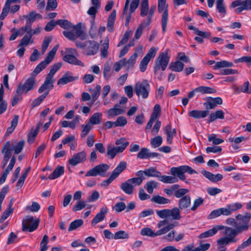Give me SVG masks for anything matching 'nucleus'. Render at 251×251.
I'll use <instances>...</instances> for the list:
<instances>
[{
	"label": "nucleus",
	"mask_w": 251,
	"mask_h": 251,
	"mask_svg": "<svg viewBox=\"0 0 251 251\" xmlns=\"http://www.w3.org/2000/svg\"><path fill=\"white\" fill-rule=\"evenodd\" d=\"M251 220V214L246 213L244 215L238 214L235 216V219L229 218L226 220V224L233 226V229H236L239 233L237 235L247 231L250 227V221Z\"/></svg>",
	"instance_id": "f257e3e1"
},
{
	"label": "nucleus",
	"mask_w": 251,
	"mask_h": 251,
	"mask_svg": "<svg viewBox=\"0 0 251 251\" xmlns=\"http://www.w3.org/2000/svg\"><path fill=\"white\" fill-rule=\"evenodd\" d=\"M176 226V225L175 223L168 224L167 220H163L159 221L157 223V226L160 229L156 231V232H154L149 227H146L141 230L140 233L143 236L153 237L166 234Z\"/></svg>",
	"instance_id": "f03ea898"
},
{
	"label": "nucleus",
	"mask_w": 251,
	"mask_h": 251,
	"mask_svg": "<svg viewBox=\"0 0 251 251\" xmlns=\"http://www.w3.org/2000/svg\"><path fill=\"white\" fill-rule=\"evenodd\" d=\"M239 233L236 229H233L230 227H226L225 234L226 236L221 237L217 241L219 251H226V246L232 243H235L237 239L236 237Z\"/></svg>",
	"instance_id": "7ed1b4c3"
},
{
	"label": "nucleus",
	"mask_w": 251,
	"mask_h": 251,
	"mask_svg": "<svg viewBox=\"0 0 251 251\" xmlns=\"http://www.w3.org/2000/svg\"><path fill=\"white\" fill-rule=\"evenodd\" d=\"M242 207V205L239 202L227 204L225 207L220 208L212 211L208 216V219H214L221 215L228 216L231 215L233 212L238 211Z\"/></svg>",
	"instance_id": "20e7f679"
},
{
	"label": "nucleus",
	"mask_w": 251,
	"mask_h": 251,
	"mask_svg": "<svg viewBox=\"0 0 251 251\" xmlns=\"http://www.w3.org/2000/svg\"><path fill=\"white\" fill-rule=\"evenodd\" d=\"M160 114L161 107L159 104H156L154 106L153 112L151 114L150 120L146 126L145 130L146 131L151 129L153 123L156 121L151 129V133L153 135L157 134L158 133L161 125V122L158 120Z\"/></svg>",
	"instance_id": "39448f33"
},
{
	"label": "nucleus",
	"mask_w": 251,
	"mask_h": 251,
	"mask_svg": "<svg viewBox=\"0 0 251 251\" xmlns=\"http://www.w3.org/2000/svg\"><path fill=\"white\" fill-rule=\"evenodd\" d=\"M170 56L167 51L160 53L154 63V73L155 75H158L160 70L162 71L165 70L170 61Z\"/></svg>",
	"instance_id": "423d86ee"
},
{
	"label": "nucleus",
	"mask_w": 251,
	"mask_h": 251,
	"mask_svg": "<svg viewBox=\"0 0 251 251\" xmlns=\"http://www.w3.org/2000/svg\"><path fill=\"white\" fill-rule=\"evenodd\" d=\"M59 48V45H55L52 50L50 51L45 60L40 63L35 68L32 72V76H35L40 73L45 68L46 66L50 63L53 60L54 55Z\"/></svg>",
	"instance_id": "0eeeda50"
},
{
	"label": "nucleus",
	"mask_w": 251,
	"mask_h": 251,
	"mask_svg": "<svg viewBox=\"0 0 251 251\" xmlns=\"http://www.w3.org/2000/svg\"><path fill=\"white\" fill-rule=\"evenodd\" d=\"M134 91L138 97H141L143 99L148 97L150 91V85L147 79H143L141 81L137 82L134 86Z\"/></svg>",
	"instance_id": "6e6552de"
},
{
	"label": "nucleus",
	"mask_w": 251,
	"mask_h": 251,
	"mask_svg": "<svg viewBox=\"0 0 251 251\" xmlns=\"http://www.w3.org/2000/svg\"><path fill=\"white\" fill-rule=\"evenodd\" d=\"M170 172L173 176H177L181 180L185 179V173H188L189 174H197L195 170L187 165L172 167L170 169Z\"/></svg>",
	"instance_id": "1a4fd4ad"
},
{
	"label": "nucleus",
	"mask_w": 251,
	"mask_h": 251,
	"mask_svg": "<svg viewBox=\"0 0 251 251\" xmlns=\"http://www.w3.org/2000/svg\"><path fill=\"white\" fill-rule=\"evenodd\" d=\"M158 11L159 13L163 12L161 17V25L162 31L165 32L168 20V4L166 0H158Z\"/></svg>",
	"instance_id": "9d476101"
},
{
	"label": "nucleus",
	"mask_w": 251,
	"mask_h": 251,
	"mask_svg": "<svg viewBox=\"0 0 251 251\" xmlns=\"http://www.w3.org/2000/svg\"><path fill=\"white\" fill-rule=\"evenodd\" d=\"M39 224V220H34L31 216H26L22 221V230L32 232L35 230Z\"/></svg>",
	"instance_id": "9b49d317"
},
{
	"label": "nucleus",
	"mask_w": 251,
	"mask_h": 251,
	"mask_svg": "<svg viewBox=\"0 0 251 251\" xmlns=\"http://www.w3.org/2000/svg\"><path fill=\"white\" fill-rule=\"evenodd\" d=\"M36 86V80L34 77H30L27 78L24 84L19 83L17 88V95H22L23 93H27L28 91L34 89Z\"/></svg>",
	"instance_id": "f8f14e48"
},
{
	"label": "nucleus",
	"mask_w": 251,
	"mask_h": 251,
	"mask_svg": "<svg viewBox=\"0 0 251 251\" xmlns=\"http://www.w3.org/2000/svg\"><path fill=\"white\" fill-rule=\"evenodd\" d=\"M110 167L106 164H100L89 170L85 175V176H96L98 175L104 176L106 172Z\"/></svg>",
	"instance_id": "ddd939ff"
},
{
	"label": "nucleus",
	"mask_w": 251,
	"mask_h": 251,
	"mask_svg": "<svg viewBox=\"0 0 251 251\" xmlns=\"http://www.w3.org/2000/svg\"><path fill=\"white\" fill-rule=\"evenodd\" d=\"M140 179L138 178H130L120 185L121 189L127 195H131L133 192L134 187L138 186Z\"/></svg>",
	"instance_id": "4468645a"
},
{
	"label": "nucleus",
	"mask_w": 251,
	"mask_h": 251,
	"mask_svg": "<svg viewBox=\"0 0 251 251\" xmlns=\"http://www.w3.org/2000/svg\"><path fill=\"white\" fill-rule=\"evenodd\" d=\"M86 154L84 151L79 152L74 154L73 157L69 160V163L73 166L77 164L83 162L86 159Z\"/></svg>",
	"instance_id": "2eb2a0df"
},
{
	"label": "nucleus",
	"mask_w": 251,
	"mask_h": 251,
	"mask_svg": "<svg viewBox=\"0 0 251 251\" xmlns=\"http://www.w3.org/2000/svg\"><path fill=\"white\" fill-rule=\"evenodd\" d=\"M191 203V199L189 195H185L179 199L178 202V207L181 211H187Z\"/></svg>",
	"instance_id": "dca6fc26"
},
{
	"label": "nucleus",
	"mask_w": 251,
	"mask_h": 251,
	"mask_svg": "<svg viewBox=\"0 0 251 251\" xmlns=\"http://www.w3.org/2000/svg\"><path fill=\"white\" fill-rule=\"evenodd\" d=\"M108 211V208L104 206L100 208V211L95 216L91 222V225L95 226L98 223L103 220L105 217V215Z\"/></svg>",
	"instance_id": "f3484780"
},
{
	"label": "nucleus",
	"mask_w": 251,
	"mask_h": 251,
	"mask_svg": "<svg viewBox=\"0 0 251 251\" xmlns=\"http://www.w3.org/2000/svg\"><path fill=\"white\" fill-rule=\"evenodd\" d=\"M23 17L26 20L25 25L27 27L29 28L31 27L32 24L35 21L36 19H42V16L41 14L36 13L35 11H31L27 15L23 16Z\"/></svg>",
	"instance_id": "a211bd4d"
},
{
	"label": "nucleus",
	"mask_w": 251,
	"mask_h": 251,
	"mask_svg": "<svg viewBox=\"0 0 251 251\" xmlns=\"http://www.w3.org/2000/svg\"><path fill=\"white\" fill-rule=\"evenodd\" d=\"M78 79V76H74L71 72L68 71L57 81V84H66Z\"/></svg>",
	"instance_id": "6ab92c4d"
},
{
	"label": "nucleus",
	"mask_w": 251,
	"mask_h": 251,
	"mask_svg": "<svg viewBox=\"0 0 251 251\" xmlns=\"http://www.w3.org/2000/svg\"><path fill=\"white\" fill-rule=\"evenodd\" d=\"M223 103V100L220 97H209L207 100L204 103V106L209 109H214L217 105H221Z\"/></svg>",
	"instance_id": "aec40b11"
},
{
	"label": "nucleus",
	"mask_w": 251,
	"mask_h": 251,
	"mask_svg": "<svg viewBox=\"0 0 251 251\" xmlns=\"http://www.w3.org/2000/svg\"><path fill=\"white\" fill-rule=\"evenodd\" d=\"M124 147H112L111 144H108L107 147V153L106 155L111 157V159H113L117 154L121 153L124 151V148L126 145H124Z\"/></svg>",
	"instance_id": "412c9836"
},
{
	"label": "nucleus",
	"mask_w": 251,
	"mask_h": 251,
	"mask_svg": "<svg viewBox=\"0 0 251 251\" xmlns=\"http://www.w3.org/2000/svg\"><path fill=\"white\" fill-rule=\"evenodd\" d=\"M165 133L167 135V142L169 144L172 143L173 139L176 134V130L175 128H172L170 124H168L164 128Z\"/></svg>",
	"instance_id": "4be33fe9"
},
{
	"label": "nucleus",
	"mask_w": 251,
	"mask_h": 251,
	"mask_svg": "<svg viewBox=\"0 0 251 251\" xmlns=\"http://www.w3.org/2000/svg\"><path fill=\"white\" fill-rule=\"evenodd\" d=\"M86 44L88 46L86 52L87 55H94L98 52L99 45L97 42L89 40L86 41Z\"/></svg>",
	"instance_id": "5701e85b"
},
{
	"label": "nucleus",
	"mask_w": 251,
	"mask_h": 251,
	"mask_svg": "<svg viewBox=\"0 0 251 251\" xmlns=\"http://www.w3.org/2000/svg\"><path fill=\"white\" fill-rule=\"evenodd\" d=\"M208 64L210 65L215 64V65L213 66L214 70H217L221 68L231 67L234 65L233 63L226 60H222L216 62L214 60H209L208 61Z\"/></svg>",
	"instance_id": "b1692460"
},
{
	"label": "nucleus",
	"mask_w": 251,
	"mask_h": 251,
	"mask_svg": "<svg viewBox=\"0 0 251 251\" xmlns=\"http://www.w3.org/2000/svg\"><path fill=\"white\" fill-rule=\"evenodd\" d=\"M15 162L16 158L15 156H13L10 160L9 165L5 169L4 171L3 172V174L0 178V183L2 184L5 182L7 175L9 174V172L12 170L15 165Z\"/></svg>",
	"instance_id": "393cba45"
},
{
	"label": "nucleus",
	"mask_w": 251,
	"mask_h": 251,
	"mask_svg": "<svg viewBox=\"0 0 251 251\" xmlns=\"http://www.w3.org/2000/svg\"><path fill=\"white\" fill-rule=\"evenodd\" d=\"M224 228L223 226H214L212 229H210L206 231L201 233L199 235V238L202 239L211 237L217 233L219 230H221Z\"/></svg>",
	"instance_id": "a878e982"
},
{
	"label": "nucleus",
	"mask_w": 251,
	"mask_h": 251,
	"mask_svg": "<svg viewBox=\"0 0 251 251\" xmlns=\"http://www.w3.org/2000/svg\"><path fill=\"white\" fill-rule=\"evenodd\" d=\"M53 80L52 79L46 77L44 83L39 88L38 92L39 93H42L44 91H48L49 92L53 87Z\"/></svg>",
	"instance_id": "bb28decb"
},
{
	"label": "nucleus",
	"mask_w": 251,
	"mask_h": 251,
	"mask_svg": "<svg viewBox=\"0 0 251 251\" xmlns=\"http://www.w3.org/2000/svg\"><path fill=\"white\" fill-rule=\"evenodd\" d=\"M71 28L73 29L72 31H74L76 38H79L82 40L86 39V35L83 33V30L81 29L80 23H78L75 25H72Z\"/></svg>",
	"instance_id": "cd10ccee"
},
{
	"label": "nucleus",
	"mask_w": 251,
	"mask_h": 251,
	"mask_svg": "<svg viewBox=\"0 0 251 251\" xmlns=\"http://www.w3.org/2000/svg\"><path fill=\"white\" fill-rule=\"evenodd\" d=\"M63 60L70 64L80 66H84V64L79 60L75 55L67 54L64 56Z\"/></svg>",
	"instance_id": "c85d7f7f"
},
{
	"label": "nucleus",
	"mask_w": 251,
	"mask_h": 251,
	"mask_svg": "<svg viewBox=\"0 0 251 251\" xmlns=\"http://www.w3.org/2000/svg\"><path fill=\"white\" fill-rule=\"evenodd\" d=\"M209 113V111L207 110L200 111L198 110H194L190 111L188 115L195 119L204 118L207 117Z\"/></svg>",
	"instance_id": "c756f323"
},
{
	"label": "nucleus",
	"mask_w": 251,
	"mask_h": 251,
	"mask_svg": "<svg viewBox=\"0 0 251 251\" xmlns=\"http://www.w3.org/2000/svg\"><path fill=\"white\" fill-rule=\"evenodd\" d=\"M126 162H121L113 171L111 175L116 179L126 168Z\"/></svg>",
	"instance_id": "7c9ffc66"
},
{
	"label": "nucleus",
	"mask_w": 251,
	"mask_h": 251,
	"mask_svg": "<svg viewBox=\"0 0 251 251\" xmlns=\"http://www.w3.org/2000/svg\"><path fill=\"white\" fill-rule=\"evenodd\" d=\"M102 114L100 112H96L94 113L89 118L88 122L92 126L100 124L102 122Z\"/></svg>",
	"instance_id": "2f4dec72"
},
{
	"label": "nucleus",
	"mask_w": 251,
	"mask_h": 251,
	"mask_svg": "<svg viewBox=\"0 0 251 251\" xmlns=\"http://www.w3.org/2000/svg\"><path fill=\"white\" fill-rule=\"evenodd\" d=\"M137 57V53L135 52H134L128 59L126 60V58L122 59L123 60H124V66L128 69H132L136 62V59Z\"/></svg>",
	"instance_id": "473e14b6"
},
{
	"label": "nucleus",
	"mask_w": 251,
	"mask_h": 251,
	"mask_svg": "<svg viewBox=\"0 0 251 251\" xmlns=\"http://www.w3.org/2000/svg\"><path fill=\"white\" fill-rule=\"evenodd\" d=\"M218 119H224V112L222 110H217L215 112L211 113L209 116L207 123L213 122Z\"/></svg>",
	"instance_id": "72a5a7b5"
},
{
	"label": "nucleus",
	"mask_w": 251,
	"mask_h": 251,
	"mask_svg": "<svg viewBox=\"0 0 251 251\" xmlns=\"http://www.w3.org/2000/svg\"><path fill=\"white\" fill-rule=\"evenodd\" d=\"M10 141H7L2 148L1 152L4 153V157L9 159L12 154V149L10 147Z\"/></svg>",
	"instance_id": "f704fd0d"
},
{
	"label": "nucleus",
	"mask_w": 251,
	"mask_h": 251,
	"mask_svg": "<svg viewBox=\"0 0 251 251\" xmlns=\"http://www.w3.org/2000/svg\"><path fill=\"white\" fill-rule=\"evenodd\" d=\"M180 209L178 207H174L169 209V216L174 220H179L181 218L180 213Z\"/></svg>",
	"instance_id": "c9c22d12"
},
{
	"label": "nucleus",
	"mask_w": 251,
	"mask_h": 251,
	"mask_svg": "<svg viewBox=\"0 0 251 251\" xmlns=\"http://www.w3.org/2000/svg\"><path fill=\"white\" fill-rule=\"evenodd\" d=\"M116 16V10L114 9L112 12L111 13L110 15H109L108 18V21H107V27H108V30L109 32L113 31V28L114 26L115 20Z\"/></svg>",
	"instance_id": "e433bc0d"
},
{
	"label": "nucleus",
	"mask_w": 251,
	"mask_h": 251,
	"mask_svg": "<svg viewBox=\"0 0 251 251\" xmlns=\"http://www.w3.org/2000/svg\"><path fill=\"white\" fill-rule=\"evenodd\" d=\"M64 173V168L62 166H58L57 167L52 173L49 176L48 178L50 179H54L59 177Z\"/></svg>",
	"instance_id": "4c0bfd02"
},
{
	"label": "nucleus",
	"mask_w": 251,
	"mask_h": 251,
	"mask_svg": "<svg viewBox=\"0 0 251 251\" xmlns=\"http://www.w3.org/2000/svg\"><path fill=\"white\" fill-rule=\"evenodd\" d=\"M12 200H11L9 204H8V207L7 209H6L1 214L0 219V222L2 223L5 219H6L12 213L14 209L12 208Z\"/></svg>",
	"instance_id": "58836bf2"
},
{
	"label": "nucleus",
	"mask_w": 251,
	"mask_h": 251,
	"mask_svg": "<svg viewBox=\"0 0 251 251\" xmlns=\"http://www.w3.org/2000/svg\"><path fill=\"white\" fill-rule=\"evenodd\" d=\"M19 120V116L18 115H15L12 119V120L11 121V126L10 127H8L7 128L6 132L5 133V135L7 136H8L11 133H12L13 131L14 130L15 128L17 126Z\"/></svg>",
	"instance_id": "ea45409f"
},
{
	"label": "nucleus",
	"mask_w": 251,
	"mask_h": 251,
	"mask_svg": "<svg viewBox=\"0 0 251 251\" xmlns=\"http://www.w3.org/2000/svg\"><path fill=\"white\" fill-rule=\"evenodd\" d=\"M125 110L120 108H112L106 111L108 117H113L125 113Z\"/></svg>",
	"instance_id": "a19ab883"
},
{
	"label": "nucleus",
	"mask_w": 251,
	"mask_h": 251,
	"mask_svg": "<svg viewBox=\"0 0 251 251\" xmlns=\"http://www.w3.org/2000/svg\"><path fill=\"white\" fill-rule=\"evenodd\" d=\"M188 28L190 30H192L194 31L195 34L198 35V36L205 38H209L211 37V33L209 32H203L202 31H200L198 28H196L193 25H189L188 26Z\"/></svg>",
	"instance_id": "79ce46f5"
},
{
	"label": "nucleus",
	"mask_w": 251,
	"mask_h": 251,
	"mask_svg": "<svg viewBox=\"0 0 251 251\" xmlns=\"http://www.w3.org/2000/svg\"><path fill=\"white\" fill-rule=\"evenodd\" d=\"M146 176L149 177H155L160 178L161 173L160 172L158 171L155 168L150 167L146 169Z\"/></svg>",
	"instance_id": "37998d69"
},
{
	"label": "nucleus",
	"mask_w": 251,
	"mask_h": 251,
	"mask_svg": "<svg viewBox=\"0 0 251 251\" xmlns=\"http://www.w3.org/2000/svg\"><path fill=\"white\" fill-rule=\"evenodd\" d=\"M170 69L175 72H179L183 70L184 64L180 61L172 62L170 65Z\"/></svg>",
	"instance_id": "c03bdc74"
},
{
	"label": "nucleus",
	"mask_w": 251,
	"mask_h": 251,
	"mask_svg": "<svg viewBox=\"0 0 251 251\" xmlns=\"http://www.w3.org/2000/svg\"><path fill=\"white\" fill-rule=\"evenodd\" d=\"M49 95V92H45L42 95L35 99L32 102L31 106L32 107H35L39 106L42 102Z\"/></svg>",
	"instance_id": "a18cd8bd"
},
{
	"label": "nucleus",
	"mask_w": 251,
	"mask_h": 251,
	"mask_svg": "<svg viewBox=\"0 0 251 251\" xmlns=\"http://www.w3.org/2000/svg\"><path fill=\"white\" fill-rule=\"evenodd\" d=\"M159 180L165 183H174L178 181L176 176H161Z\"/></svg>",
	"instance_id": "49530a36"
},
{
	"label": "nucleus",
	"mask_w": 251,
	"mask_h": 251,
	"mask_svg": "<svg viewBox=\"0 0 251 251\" xmlns=\"http://www.w3.org/2000/svg\"><path fill=\"white\" fill-rule=\"evenodd\" d=\"M32 38L31 34L29 32L27 33L24 36V37L21 39L20 43L18 45V47L20 46H26L30 43H32L33 42L31 40Z\"/></svg>",
	"instance_id": "de8ad7c7"
},
{
	"label": "nucleus",
	"mask_w": 251,
	"mask_h": 251,
	"mask_svg": "<svg viewBox=\"0 0 251 251\" xmlns=\"http://www.w3.org/2000/svg\"><path fill=\"white\" fill-rule=\"evenodd\" d=\"M151 201L159 204H167L170 202V200L158 195L153 197Z\"/></svg>",
	"instance_id": "09e8293b"
},
{
	"label": "nucleus",
	"mask_w": 251,
	"mask_h": 251,
	"mask_svg": "<svg viewBox=\"0 0 251 251\" xmlns=\"http://www.w3.org/2000/svg\"><path fill=\"white\" fill-rule=\"evenodd\" d=\"M216 8L218 12L225 16L226 14V8L224 3V0H217Z\"/></svg>",
	"instance_id": "8fccbe9b"
},
{
	"label": "nucleus",
	"mask_w": 251,
	"mask_h": 251,
	"mask_svg": "<svg viewBox=\"0 0 251 251\" xmlns=\"http://www.w3.org/2000/svg\"><path fill=\"white\" fill-rule=\"evenodd\" d=\"M98 9L96 8L95 7L91 6L89 8L88 10L87 11V14L90 15L92 19L91 20V28L93 27L95 25V19L96 17V15L98 13Z\"/></svg>",
	"instance_id": "3c124183"
},
{
	"label": "nucleus",
	"mask_w": 251,
	"mask_h": 251,
	"mask_svg": "<svg viewBox=\"0 0 251 251\" xmlns=\"http://www.w3.org/2000/svg\"><path fill=\"white\" fill-rule=\"evenodd\" d=\"M56 24L62 28L65 29H69L72 28V23L67 20L59 19L56 20Z\"/></svg>",
	"instance_id": "603ef678"
},
{
	"label": "nucleus",
	"mask_w": 251,
	"mask_h": 251,
	"mask_svg": "<svg viewBox=\"0 0 251 251\" xmlns=\"http://www.w3.org/2000/svg\"><path fill=\"white\" fill-rule=\"evenodd\" d=\"M40 126H37L35 129H32L28 135L27 141L29 144L33 143L35 140V137L37 136L39 130Z\"/></svg>",
	"instance_id": "864d4df0"
},
{
	"label": "nucleus",
	"mask_w": 251,
	"mask_h": 251,
	"mask_svg": "<svg viewBox=\"0 0 251 251\" xmlns=\"http://www.w3.org/2000/svg\"><path fill=\"white\" fill-rule=\"evenodd\" d=\"M82 130L80 134L81 138H85L89 133L90 131L92 129L93 126L87 123L86 125H81Z\"/></svg>",
	"instance_id": "5fc2aeb1"
},
{
	"label": "nucleus",
	"mask_w": 251,
	"mask_h": 251,
	"mask_svg": "<svg viewBox=\"0 0 251 251\" xmlns=\"http://www.w3.org/2000/svg\"><path fill=\"white\" fill-rule=\"evenodd\" d=\"M83 221L82 219L75 220L71 223L68 228V231H71L75 230L76 228L80 227L83 225Z\"/></svg>",
	"instance_id": "6e6d98bb"
},
{
	"label": "nucleus",
	"mask_w": 251,
	"mask_h": 251,
	"mask_svg": "<svg viewBox=\"0 0 251 251\" xmlns=\"http://www.w3.org/2000/svg\"><path fill=\"white\" fill-rule=\"evenodd\" d=\"M149 150L146 148H143L137 154V158L144 159L150 158Z\"/></svg>",
	"instance_id": "4d7b16f0"
},
{
	"label": "nucleus",
	"mask_w": 251,
	"mask_h": 251,
	"mask_svg": "<svg viewBox=\"0 0 251 251\" xmlns=\"http://www.w3.org/2000/svg\"><path fill=\"white\" fill-rule=\"evenodd\" d=\"M162 137L158 135L151 139V145L153 148H157L162 144Z\"/></svg>",
	"instance_id": "13d9d810"
},
{
	"label": "nucleus",
	"mask_w": 251,
	"mask_h": 251,
	"mask_svg": "<svg viewBox=\"0 0 251 251\" xmlns=\"http://www.w3.org/2000/svg\"><path fill=\"white\" fill-rule=\"evenodd\" d=\"M198 89L197 90L199 91V92L202 94H213L216 92V89L207 86H200L198 87Z\"/></svg>",
	"instance_id": "bf43d9fd"
},
{
	"label": "nucleus",
	"mask_w": 251,
	"mask_h": 251,
	"mask_svg": "<svg viewBox=\"0 0 251 251\" xmlns=\"http://www.w3.org/2000/svg\"><path fill=\"white\" fill-rule=\"evenodd\" d=\"M150 25V24H147V23L146 22H142L138 27L137 29L136 30L135 33V38L136 39H138L142 35V32L143 29L145 28L146 26Z\"/></svg>",
	"instance_id": "052dcab7"
},
{
	"label": "nucleus",
	"mask_w": 251,
	"mask_h": 251,
	"mask_svg": "<svg viewBox=\"0 0 251 251\" xmlns=\"http://www.w3.org/2000/svg\"><path fill=\"white\" fill-rule=\"evenodd\" d=\"M129 238V234L124 230H120L114 234V239H127Z\"/></svg>",
	"instance_id": "680f3d73"
},
{
	"label": "nucleus",
	"mask_w": 251,
	"mask_h": 251,
	"mask_svg": "<svg viewBox=\"0 0 251 251\" xmlns=\"http://www.w3.org/2000/svg\"><path fill=\"white\" fill-rule=\"evenodd\" d=\"M189 192V190L186 188H177L175 192V196L176 198L181 199L183 197L187 195L186 194Z\"/></svg>",
	"instance_id": "e2e57ef3"
},
{
	"label": "nucleus",
	"mask_w": 251,
	"mask_h": 251,
	"mask_svg": "<svg viewBox=\"0 0 251 251\" xmlns=\"http://www.w3.org/2000/svg\"><path fill=\"white\" fill-rule=\"evenodd\" d=\"M61 67V63H57L56 64H54L52 66V67L50 71V73L48 74L47 77L52 79V77H53L54 75L60 68Z\"/></svg>",
	"instance_id": "0e129e2a"
},
{
	"label": "nucleus",
	"mask_w": 251,
	"mask_h": 251,
	"mask_svg": "<svg viewBox=\"0 0 251 251\" xmlns=\"http://www.w3.org/2000/svg\"><path fill=\"white\" fill-rule=\"evenodd\" d=\"M145 187L149 193L152 194L153 189L157 187V183L154 181H148L147 182Z\"/></svg>",
	"instance_id": "69168bd1"
},
{
	"label": "nucleus",
	"mask_w": 251,
	"mask_h": 251,
	"mask_svg": "<svg viewBox=\"0 0 251 251\" xmlns=\"http://www.w3.org/2000/svg\"><path fill=\"white\" fill-rule=\"evenodd\" d=\"M101 91V86L100 85H97L96 86L95 89L93 90L92 93V102L91 104H93V103L98 99L99 98L100 92Z\"/></svg>",
	"instance_id": "338daca9"
},
{
	"label": "nucleus",
	"mask_w": 251,
	"mask_h": 251,
	"mask_svg": "<svg viewBox=\"0 0 251 251\" xmlns=\"http://www.w3.org/2000/svg\"><path fill=\"white\" fill-rule=\"evenodd\" d=\"M127 122L126 119L123 116H120L117 118L116 121L114 122V126H124L126 125Z\"/></svg>",
	"instance_id": "774afa93"
}]
</instances>
